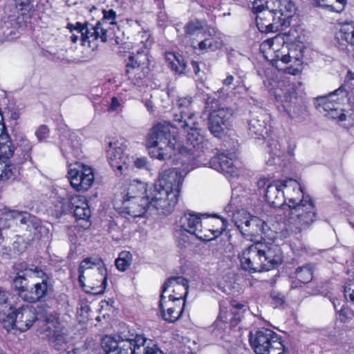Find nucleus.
I'll use <instances>...</instances> for the list:
<instances>
[{
    "mask_svg": "<svg viewBox=\"0 0 354 354\" xmlns=\"http://www.w3.org/2000/svg\"><path fill=\"white\" fill-rule=\"evenodd\" d=\"M132 260V255L129 252L123 251L120 253L118 258L115 260L116 268L122 272L128 269Z\"/></svg>",
    "mask_w": 354,
    "mask_h": 354,
    "instance_id": "e433bc0d",
    "label": "nucleus"
},
{
    "mask_svg": "<svg viewBox=\"0 0 354 354\" xmlns=\"http://www.w3.org/2000/svg\"><path fill=\"white\" fill-rule=\"evenodd\" d=\"M104 264L102 260L98 257H88L84 259L80 263L78 270L84 272L87 269L93 268V266H101Z\"/></svg>",
    "mask_w": 354,
    "mask_h": 354,
    "instance_id": "79ce46f5",
    "label": "nucleus"
},
{
    "mask_svg": "<svg viewBox=\"0 0 354 354\" xmlns=\"http://www.w3.org/2000/svg\"><path fill=\"white\" fill-rule=\"evenodd\" d=\"M94 277L95 279L90 281L91 285L90 287L92 290L91 293L102 295L104 292L107 286V270L104 264L97 268Z\"/></svg>",
    "mask_w": 354,
    "mask_h": 354,
    "instance_id": "bb28decb",
    "label": "nucleus"
},
{
    "mask_svg": "<svg viewBox=\"0 0 354 354\" xmlns=\"http://www.w3.org/2000/svg\"><path fill=\"white\" fill-rule=\"evenodd\" d=\"M241 315L238 312L232 313V317L230 319V324L232 326H236L241 321Z\"/></svg>",
    "mask_w": 354,
    "mask_h": 354,
    "instance_id": "4d7b16f0",
    "label": "nucleus"
},
{
    "mask_svg": "<svg viewBox=\"0 0 354 354\" xmlns=\"http://www.w3.org/2000/svg\"><path fill=\"white\" fill-rule=\"evenodd\" d=\"M4 214L9 218L12 219H17L21 214L22 211H18L15 209H11L6 207L4 209Z\"/></svg>",
    "mask_w": 354,
    "mask_h": 354,
    "instance_id": "864d4df0",
    "label": "nucleus"
},
{
    "mask_svg": "<svg viewBox=\"0 0 354 354\" xmlns=\"http://www.w3.org/2000/svg\"><path fill=\"white\" fill-rule=\"evenodd\" d=\"M8 296V292L0 288V306L6 304Z\"/></svg>",
    "mask_w": 354,
    "mask_h": 354,
    "instance_id": "13d9d810",
    "label": "nucleus"
},
{
    "mask_svg": "<svg viewBox=\"0 0 354 354\" xmlns=\"http://www.w3.org/2000/svg\"><path fill=\"white\" fill-rule=\"evenodd\" d=\"M134 165L138 169L147 168V159L146 158H138L135 160Z\"/></svg>",
    "mask_w": 354,
    "mask_h": 354,
    "instance_id": "6e6d98bb",
    "label": "nucleus"
},
{
    "mask_svg": "<svg viewBox=\"0 0 354 354\" xmlns=\"http://www.w3.org/2000/svg\"><path fill=\"white\" fill-rule=\"evenodd\" d=\"M306 48L302 44H292L289 48L292 59L297 62H301Z\"/></svg>",
    "mask_w": 354,
    "mask_h": 354,
    "instance_id": "37998d69",
    "label": "nucleus"
},
{
    "mask_svg": "<svg viewBox=\"0 0 354 354\" xmlns=\"http://www.w3.org/2000/svg\"><path fill=\"white\" fill-rule=\"evenodd\" d=\"M234 114L231 108H221L211 111L207 118L208 129L216 138H221L230 124V120Z\"/></svg>",
    "mask_w": 354,
    "mask_h": 354,
    "instance_id": "4468645a",
    "label": "nucleus"
},
{
    "mask_svg": "<svg viewBox=\"0 0 354 354\" xmlns=\"http://www.w3.org/2000/svg\"><path fill=\"white\" fill-rule=\"evenodd\" d=\"M297 185V182L292 179L273 181L266 187L265 194L266 198L272 207H281L284 205L286 200L283 189L286 188L288 186H291L295 188Z\"/></svg>",
    "mask_w": 354,
    "mask_h": 354,
    "instance_id": "2eb2a0df",
    "label": "nucleus"
},
{
    "mask_svg": "<svg viewBox=\"0 0 354 354\" xmlns=\"http://www.w3.org/2000/svg\"><path fill=\"white\" fill-rule=\"evenodd\" d=\"M301 83L297 84L282 83L274 89L276 100L292 119L303 120L308 115L306 102Z\"/></svg>",
    "mask_w": 354,
    "mask_h": 354,
    "instance_id": "39448f33",
    "label": "nucleus"
},
{
    "mask_svg": "<svg viewBox=\"0 0 354 354\" xmlns=\"http://www.w3.org/2000/svg\"><path fill=\"white\" fill-rule=\"evenodd\" d=\"M49 133V128L45 124L40 125L35 131V136L39 142L46 138Z\"/></svg>",
    "mask_w": 354,
    "mask_h": 354,
    "instance_id": "de8ad7c7",
    "label": "nucleus"
},
{
    "mask_svg": "<svg viewBox=\"0 0 354 354\" xmlns=\"http://www.w3.org/2000/svg\"><path fill=\"white\" fill-rule=\"evenodd\" d=\"M151 192H153V185L148 189L145 183L134 180L128 187L124 198L136 200L138 198H147V195H151Z\"/></svg>",
    "mask_w": 354,
    "mask_h": 354,
    "instance_id": "cd10ccee",
    "label": "nucleus"
},
{
    "mask_svg": "<svg viewBox=\"0 0 354 354\" xmlns=\"http://www.w3.org/2000/svg\"><path fill=\"white\" fill-rule=\"evenodd\" d=\"M280 59L283 63L288 64L290 62L292 59V55H290V50L288 51V53L286 55H283L281 57Z\"/></svg>",
    "mask_w": 354,
    "mask_h": 354,
    "instance_id": "69168bd1",
    "label": "nucleus"
},
{
    "mask_svg": "<svg viewBox=\"0 0 354 354\" xmlns=\"http://www.w3.org/2000/svg\"><path fill=\"white\" fill-rule=\"evenodd\" d=\"M3 326L7 331L16 329L15 319L13 317V313H9L6 318L3 320Z\"/></svg>",
    "mask_w": 354,
    "mask_h": 354,
    "instance_id": "09e8293b",
    "label": "nucleus"
},
{
    "mask_svg": "<svg viewBox=\"0 0 354 354\" xmlns=\"http://www.w3.org/2000/svg\"><path fill=\"white\" fill-rule=\"evenodd\" d=\"M71 212V198H60L55 205V212L57 217Z\"/></svg>",
    "mask_w": 354,
    "mask_h": 354,
    "instance_id": "a19ab883",
    "label": "nucleus"
},
{
    "mask_svg": "<svg viewBox=\"0 0 354 354\" xmlns=\"http://www.w3.org/2000/svg\"><path fill=\"white\" fill-rule=\"evenodd\" d=\"M44 321L46 324H52L55 328V326H60L58 323L57 317L52 314L46 315Z\"/></svg>",
    "mask_w": 354,
    "mask_h": 354,
    "instance_id": "603ef678",
    "label": "nucleus"
},
{
    "mask_svg": "<svg viewBox=\"0 0 354 354\" xmlns=\"http://www.w3.org/2000/svg\"><path fill=\"white\" fill-rule=\"evenodd\" d=\"M288 205L291 210V214L296 217L294 225L299 232L308 229L315 221L317 211L309 196H303L301 200L290 198Z\"/></svg>",
    "mask_w": 354,
    "mask_h": 354,
    "instance_id": "0eeeda50",
    "label": "nucleus"
},
{
    "mask_svg": "<svg viewBox=\"0 0 354 354\" xmlns=\"http://www.w3.org/2000/svg\"><path fill=\"white\" fill-rule=\"evenodd\" d=\"M200 38L202 39L198 43V48L201 50L214 51L221 48L223 45V41L220 38L212 35L209 31H207L205 36H201Z\"/></svg>",
    "mask_w": 354,
    "mask_h": 354,
    "instance_id": "7c9ffc66",
    "label": "nucleus"
},
{
    "mask_svg": "<svg viewBox=\"0 0 354 354\" xmlns=\"http://www.w3.org/2000/svg\"><path fill=\"white\" fill-rule=\"evenodd\" d=\"M232 221L245 236H262L267 235L270 230L267 223L259 217L252 216L245 212H237L232 216Z\"/></svg>",
    "mask_w": 354,
    "mask_h": 354,
    "instance_id": "9d476101",
    "label": "nucleus"
},
{
    "mask_svg": "<svg viewBox=\"0 0 354 354\" xmlns=\"http://www.w3.org/2000/svg\"><path fill=\"white\" fill-rule=\"evenodd\" d=\"M51 346L56 351L64 353L69 347L70 336L67 328L63 326H55L54 333L50 338Z\"/></svg>",
    "mask_w": 354,
    "mask_h": 354,
    "instance_id": "a878e982",
    "label": "nucleus"
},
{
    "mask_svg": "<svg viewBox=\"0 0 354 354\" xmlns=\"http://www.w3.org/2000/svg\"><path fill=\"white\" fill-rule=\"evenodd\" d=\"M271 304L274 308H279L283 305L285 297L279 292L273 290L270 292Z\"/></svg>",
    "mask_w": 354,
    "mask_h": 354,
    "instance_id": "c03bdc74",
    "label": "nucleus"
},
{
    "mask_svg": "<svg viewBox=\"0 0 354 354\" xmlns=\"http://www.w3.org/2000/svg\"><path fill=\"white\" fill-rule=\"evenodd\" d=\"M16 157L13 162L16 165L23 164L27 160H31V151L33 147L32 142L24 135H19L16 138Z\"/></svg>",
    "mask_w": 354,
    "mask_h": 354,
    "instance_id": "4be33fe9",
    "label": "nucleus"
},
{
    "mask_svg": "<svg viewBox=\"0 0 354 354\" xmlns=\"http://www.w3.org/2000/svg\"><path fill=\"white\" fill-rule=\"evenodd\" d=\"M32 275L39 281H35L30 288L26 302L36 303L44 301L53 290L50 276L39 267L32 265Z\"/></svg>",
    "mask_w": 354,
    "mask_h": 354,
    "instance_id": "9b49d317",
    "label": "nucleus"
},
{
    "mask_svg": "<svg viewBox=\"0 0 354 354\" xmlns=\"http://www.w3.org/2000/svg\"><path fill=\"white\" fill-rule=\"evenodd\" d=\"M348 308L344 307V306L341 308L337 312L339 313L340 316L344 317L345 318L348 317Z\"/></svg>",
    "mask_w": 354,
    "mask_h": 354,
    "instance_id": "774afa93",
    "label": "nucleus"
},
{
    "mask_svg": "<svg viewBox=\"0 0 354 354\" xmlns=\"http://www.w3.org/2000/svg\"><path fill=\"white\" fill-rule=\"evenodd\" d=\"M3 169H1L0 180L6 181L10 179H14L17 173V169L14 164L10 161H6Z\"/></svg>",
    "mask_w": 354,
    "mask_h": 354,
    "instance_id": "4c0bfd02",
    "label": "nucleus"
},
{
    "mask_svg": "<svg viewBox=\"0 0 354 354\" xmlns=\"http://www.w3.org/2000/svg\"><path fill=\"white\" fill-rule=\"evenodd\" d=\"M184 29L185 33L190 36L196 35L197 37H201L207 35V31L204 29L202 22L198 20L188 22Z\"/></svg>",
    "mask_w": 354,
    "mask_h": 354,
    "instance_id": "f704fd0d",
    "label": "nucleus"
},
{
    "mask_svg": "<svg viewBox=\"0 0 354 354\" xmlns=\"http://www.w3.org/2000/svg\"><path fill=\"white\" fill-rule=\"evenodd\" d=\"M344 296L346 299L348 297L350 301L354 303V279L350 280L344 286Z\"/></svg>",
    "mask_w": 354,
    "mask_h": 354,
    "instance_id": "49530a36",
    "label": "nucleus"
},
{
    "mask_svg": "<svg viewBox=\"0 0 354 354\" xmlns=\"http://www.w3.org/2000/svg\"><path fill=\"white\" fill-rule=\"evenodd\" d=\"M287 144V152L289 155L292 156L294 154V151L296 147L295 142L294 141L289 140Z\"/></svg>",
    "mask_w": 354,
    "mask_h": 354,
    "instance_id": "052dcab7",
    "label": "nucleus"
},
{
    "mask_svg": "<svg viewBox=\"0 0 354 354\" xmlns=\"http://www.w3.org/2000/svg\"><path fill=\"white\" fill-rule=\"evenodd\" d=\"M16 275L12 280L11 286L17 295L24 301H26L30 288L27 277L32 275V265L27 266L25 263L18 265L15 268Z\"/></svg>",
    "mask_w": 354,
    "mask_h": 354,
    "instance_id": "dca6fc26",
    "label": "nucleus"
},
{
    "mask_svg": "<svg viewBox=\"0 0 354 354\" xmlns=\"http://www.w3.org/2000/svg\"><path fill=\"white\" fill-rule=\"evenodd\" d=\"M149 67H145L140 69V71H131V73L127 74L129 79H132L133 83L135 85L140 86L143 83V80L149 73Z\"/></svg>",
    "mask_w": 354,
    "mask_h": 354,
    "instance_id": "58836bf2",
    "label": "nucleus"
},
{
    "mask_svg": "<svg viewBox=\"0 0 354 354\" xmlns=\"http://www.w3.org/2000/svg\"><path fill=\"white\" fill-rule=\"evenodd\" d=\"M337 39L351 45L354 39V21L343 24L337 34Z\"/></svg>",
    "mask_w": 354,
    "mask_h": 354,
    "instance_id": "473e14b6",
    "label": "nucleus"
},
{
    "mask_svg": "<svg viewBox=\"0 0 354 354\" xmlns=\"http://www.w3.org/2000/svg\"><path fill=\"white\" fill-rule=\"evenodd\" d=\"M178 225L180 230L176 231L177 233L185 232L203 241H212L221 234V231L219 230H207L204 232L201 218L194 212H185L180 218Z\"/></svg>",
    "mask_w": 354,
    "mask_h": 354,
    "instance_id": "1a4fd4ad",
    "label": "nucleus"
},
{
    "mask_svg": "<svg viewBox=\"0 0 354 354\" xmlns=\"http://www.w3.org/2000/svg\"><path fill=\"white\" fill-rule=\"evenodd\" d=\"M149 59L147 54L144 50H138L136 54L129 57L128 62L126 65V73L129 74L131 71H140V69L147 67Z\"/></svg>",
    "mask_w": 354,
    "mask_h": 354,
    "instance_id": "c85d7f7f",
    "label": "nucleus"
},
{
    "mask_svg": "<svg viewBox=\"0 0 354 354\" xmlns=\"http://www.w3.org/2000/svg\"><path fill=\"white\" fill-rule=\"evenodd\" d=\"M31 215L32 214L27 212H21V214L18 218L20 223L22 225H26L29 227V220L31 218Z\"/></svg>",
    "mask_w": 354,
    "mask_h": 354,
    "instance_id": "5fc2aeb1",
    "label": "nucleus"
},
{
    "mask_svg": "<svg viewBox=\"0 0 354 354\" xmlns=\"http://www.w3.org/2000/svg\"><path fill=\"white\" fill-rule=\"evenodd\" d=\"M239 259L242 269L245 271H268L282 263V253L276 244L257 243L245 250Z\"/></svg>",
    "mask_w": 354,
    "mask_h": 354,
    "instance_id": "7ed1b4c3",
    "label": "nucleus"
},
{
    "mask_svg": "<svg viewBox=\"0 0 354 354\" xmlns=\"http://www.w3.org/2000/svg\"><path fill=\"white\" fill-rule=\"evenodd\" d=\"M248 127L249 133L257 139L265 138L270 131L266 115L257 111L250 112Z\"/></svg>",
    "mask_w": 354,
    "mask_h": 354,
    "instance_id": "6ab92c4d",
    "label": "nucleus"
},
{
    "mask_svg": "<svg viewBox=\"0 0 354 354\" xmlns=\"http://www.w3.org/2000/svg\"><path fill=\"white\" fill-rule=\"evenodd\" d=\"M192 66L193 68L194 73L196 75H199L200 73V68H199V64L198 62L192 61Z\"/></svg>",
    "mask_w": 354,
    "mask_h": 354,
    "instance_id": "338daca9",
    "label": "nucleus"
},
{
    "mask_svg": "<svg viewBox=\"0 0 354 354\" xmlns=\"http://www.w3.org/2000/svg\"><path fill=\"white\" fill-rule=\"evenodd\" d=\"M279 38V37L276 36L272 39H266V41H263L262 45L263 47L268 46L269 48H271L272 47V46L274 45V41L278 39Z\"/></svg>",
    "mask_w": 354,
    "mask_h": 354,
    "instance_id": "680f3d73",
    "label": "nucleus"
},
{
    "mask_svg": "<svg viewBox=\"0 0 354 354\" xmlns=\"http://www.w3.org/2000/svg\"><path fill=\"white\" fill-rule=\"evenodd\" d=\"M106 32L107 29L103 22L97 21L94 26L91 35H93V40L100 39L102 42H106L107 41Z\"/></svg>",
    "mask_w": 354,
    "mask_h": 354,
    "instance_id": "ea45409f",
    "label": "nucleus"
},
{
    "mask_svg": "<svg viewBox=\"0 0 354 354\" xmlns=\"http://www.w3.org/2000/svg\"><path fill=\"white\" fill-rule=\"evenodd\" d=\"M120 104L119 102L118 99L115 97H113L111 99V104L109 106V109L111 111H115L120 106Z\"/></svg>",
    "mask_w": 354,
    "mask_h": 354,
    "instance_id": "bf43d9fd",
    "label": "nucleus"
},
{
    "mask_svg": "<svg viewBox=\"0 0 354 354\" xmlns=\"http://www.w3.org/2000/svg\"><path fill=\"white\" fill-rule=\"evenodd\" d=\"M102 12H103V18L102 19L101 21H99L100 22H103V24L104 26L106 25V21H108V20H111V21L109 23L110 24H115V19L116 17V13L113 10H103Z\"/></svg>",
    "mask_w": 354,
    "mask_h": 354,
    "instance_id": "a18cd8bd",
    "label": "nucleus"
},
{
    "mask_svg": "<svg viewBox=\"0 0 354 354\" xmlns=\"http://www.w3.org/2000/svg\"><path fill=\"white\" fill-rule=\"evenodd\" d=\"M68 177L71 186L78 192L87 191L93 185V169L84 165H70Z\"/></svg>",
    "mask_w": 354,
    "mask_h": 354,
    "instance_id": "f8f14e48",
    "label": "nucleus"
},
{
    "mask_svg": "<svg viewBox=\"0 0 354 354\" xmlns=\"http://www.w3.org/2000/svg\"><path fill=\"white\" fill-rule=\"evenodd\" d=\"M268 151L272 156V158L268 160V164L270 165L277 164V160H279V158L282 154L281 145L279 142L275 140H271L268 145Z\"/></svg>",
    "mask_w": 354,
    "mask_h": 354,
    "instance_id": "c9c22d12",
    "label": "nucleus"
},
{
    "mask_svg": "<svg viewBox=\"0 0 354 354\" xmlns=\"http://www.w3.org/2000/svg\"><path fill=\"white\" fill-rule=\"evenodd\" d=\"M15 147L8 133H0V164L13 157Z\"/></svg>",
    "mask_w": 354,
    "mask_h": 354,
    "instance_id": "c756f323",
    "label": "nucleus"
},
{
    "mask_svg": "<svg viewBox=\"0 0 354 354\" xmlns=\"http://www.w3.org/2000/svg\"><path fill=\"white\" fill-rule=\"evenodd\" d=\"M166 59L169 62L171 68L176 73L181 75L185 73L187 62L181 55H176L174 53L167 54Z\"/></svg>",
    "mask_w": 354,
    "mask_h": 354,
    "instance_id": "2f4dec72",
    "label": "nucleus"
},
{
    "mask_svg": "<svg viewBox=\"0 0 354 354\" xmlns=\"http://www.w3.org/2000/svg\"><path fill=\"white\" fill-rule=\"evenodd\" d=\"M210 167L224 174L232 176L236 174V167L232 158L225 154H219L212 158L209 162Z\"/></svg>",
    "mask_w": 354,
    "mask_h": 354,
    "instance_id": "b1692460",
    "label": "nucleus"
},
{
    "mask_svg": "<svg viewBox=\"0 0 354 354\" xmlns=\"http://www.w3.org/2000/svg\"><path fill=\"white\" fill-rule=\"evenodd\" d=\"M234 80V78L233 75H228L227 76V77L223 80V84L225 86H230L232 84Z\"/></svg>",
    "mask_w": 354,
    "mask_h": 354,
    "instance_id": "0e129e2a",
    "label": "nucleus"
},
{
    "mask_svg": "<svg viewBox=\"0 0 354 354\" xmlns=\"http://www.w3.org/2000/svg\"><path fill=\"white\" fill-rule=\"evenodd\" d=\"M295 10L292 0H254L252 11L261 32H277L290 25Z\"/></svg>",
    "mask_w": 354,
    "mask_h": 354,
    "instance_id": "f03ea898",
    "label": "nucleus"
},
{
    "mask_svg": "<svg viewBox=\"0 0 354 354\" xmlns=\"http://www.w3.org/2000/svg\"><path fill=\"white\" fill-rule=\"evenodd\" d=\"M86 27V23L82 24L80 22H77L76 24L74 26V30H77L79 33L82 35V32H83L84 30Z\"/></svg>",
    "mask_w": 354,
    "mask_h": 354,
    "instance_id": "e2e57ef3",
    "label": "nucleus"
},
{
    "mask_svg": "<svg viewBox=\"0 0 354 354\" xmlns=\"http://www.w3.org/2000/svg\"><path fill=\"white\" fill-rule=\"evenodd\" d=\"M106 151L110 165L122 174L123 170L127 168L125 161L127 158L124 152L125 146L118 140L109 141Z\"/></svg>",
    "mask_w": 354,
    "mask_h": 354,
    "instance_id": "a211bd4d",
    "label": "nucleus"
},
{
    "mask_svg": "<svg viewBox=\"0 0 354 354\" xmlns=\"http://www.w3.org/2000/svg\"><path fill=\"white\" fill-rule=\"evenodd\" d=\"M188 281L183 277H171L163 284L161 294L164 295V293L169 288H172L173 294L169 295V301L182 304L181 300L183 299V302L185 303V298L188 294Z\"/></svg>",
    "mask_w": 354,
    "mask_h": 354,
    "instance_id": "f3484780",
    "label": "nucleus"
},
{
    "mask_svg": "<svg viewBox=\"0 0 354 354\" xmlns=\"http://www.w3.org/2000/svg\"><path fill=\"white\" fill-rule=\"evenodd\" d=\"M16 329L20 332L28 330L37 319L35 309L32 306H23L12 312Z\"/></svg>",
    "mask_w": 354,
    "mask_h": 354,
    "instance_id": "aec40b11",
    "label": "nucleus"
},
{
    "mask_svg": "<svg viewBox=\"0 0 354 354\" xmlns=\"http://www.w3.org/2000/svg\"><path fill=\"white\" fill-rule=\"evenodd\" d=\"M66 142L61 145V150L63 155L70 159L71 158H80L82 155L80 138L75 133H68Z\"/></svg>",
    "mask_w": 354,
    "mask_h": 354,
    "instance_id": "412c9836",
    "label": "nucleus"
},
{
    "mask_svg": "<svg viewBox=\"0 0 354 354\" xmlns=\"http://www.w3.org/2000/svg\"><path fill=\"white\" fill-rule=\"evenodd\" d=\"M78 220L88 221L91 217V209L84 196H73L71 197V212Z\"/></svg>",
    "mask_w": 354,
    "mask_h": 354,
    "instance_id": "393cba45",
    "label": "nucleus"
},
{
    "mask_svg": "<svg viewBox=\"0 0 354 354\" xmlns=\"http://www.w3.org/2000/svg\"><path fill=\"white\" fill-rule=\"evenodd\" d=\"M94 28V26L88 24V22H86V27L84 30L83 32H82V41L83 42V44L87 41L89 40L91 38L93 39V35H91V32H93V28Z\"/></svg>",
    "mask_w": 354,
    "mask_h": 354,
    "instance_id": "8fccbe9b",
    "label": "nucleus"
},
{
    "mask_svg": "<svg viewBox=\"0 0 354 354\" xmlns=\"http://www.w3.org/2000/svg\"><path fill=\"white\" fill-rule=\"evenodd\" d=\"M313 266L307 263L298 267L295 272V277L301 283H307L313 279Z\"/></svg>",
    "mask_w": 354,
    "mask_h": 354,
    "instance_id": "72a5a7b5",
    "label": "nucleus"
},
{
    "mask_svg": "<svg viewBox=\"0 0 354 354\" xmlns=\"http://www.w3.org/2000/svg\"><path fill=\"white\" fill-rule=\"evenodd\" d=\"M346 97L347 91L342 86L328 95L315 97L314 99L315 105L317 109L326 117L332 120H337L339 122L345 121L346 115L342 109H338L336 105Z\"/></svg>",
    "mask_w": 354,
    "mask_h": 354,
    "instance_id": "6e6552de",
    "label": "nucleus"
},
{
    "mask_svg": "<svg viewBox=\"0 0 354 354\" xmlns=\"http://www.w3.org/2000/svg\"><path fill=\"white\" fill-rule=\"evenodd\" d=\"M165 299V295L161 294L160 296V301L158 304L162 317L167 322L174 323L181 317V315L184 310L185 302H183L182 304H179L178 302H171L167 310H165L163 306V301Z\"/></svg>",
    "mask_w": 354,
    "mask_h": 354,
    "instance_id": "5701e85b",
    "label": "nucleus"
},
{
    "mask_svg": "<svg viewBox=\"0 0 354 354\" xmlns=\"http://www.w3.org/2000/svg\"><path fill=\"white\" fill-rule=\"evenodd\" d=\"M153 194L147 195V198H138L136 200L124 198L122 212L131 217H142L148 209H154L160 214H164L163 210L154 205Z\"/></svg>",
    "mask_w": 354,
    "mask_h": 354,
    "instance_id": "ddd939ff",
    "label": "nucleus"
},
{
    "mask_svg": "<svg viewBox=\"0 0 354 354\" xmlns=\"http://www.w3.org/2000/svg\"><path fill=\"white\" fill-rule=\"evenodd\" d=\"M192 102L191 97H180L176 103L178 113L174 114L175 124L162 122L151 128L146 146L151 149L152 157L160 160L170 159L176 150L182 155L199 156L195 153L202 151L205 138L196 114L191 109Z\"/></svg>",
    "mask_w": 354,
    "mask_h": 354,
    "instance_id": "f257e3e1",
    "label": "nucleus"
},
{
    "mask_svg": "<svg viewBox=\"0 0 354 354\" xmlns=\"http://www.w3.org/2000/svg\"><path fill=\"white\" fill-rule=\"evenodd\" d=\"M29 227H32L35 230H39L41 233L45 227L41 225V221L36 216L31 215V218L29 220Z\"/></svg>",
    "mask_w": 354,
    "mask_h": 354,
    "instance_id": "3c124183",
    "label": "nucleus"
},
{
    "mask_svg": "<svg viewBox=\"0 0 354 354\" xmlns=\"http://www.w3.org/2000/svg\"><path fill=\"white\" fill-rule=\"evenodd\" d=\"M183 178L180 171L171 168L162 171L153 185L152 203L162 209L164 214H170L177 204Z\"/></svg>",
    "mask_w": 354,
    "mask_h": 354,
    "instance_id": "20e7f679",
    "label": "nucleus"
},
{
    "mask_svg": "<svg viewBox=\"0 0 354 354\" xmlns=\"http://www.w3.org/2000/svg\"><path fill=\"white\" fill-rule=\"evenodd\" d=\"M249 341L256 354H288L281 337L269 328H261L255 333L250 332Z\"/></svg>",
    "mask_w": 354,
    "mask_h": 354,
    "instance_id": "423d86ee",
    "label": "nucleus"
}]
</instances>
